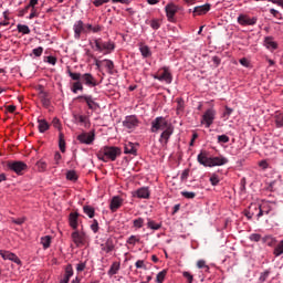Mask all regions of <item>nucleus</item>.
<instances>
[{
  "mask_svg": "<svg viewBox=\"0 0 283 283\" xmlns=\"http://www.w3.org/2000/svg\"><path fill=\"white\" fill-rule=\"evenodd\" d=\"M249 240L251 242H260L262 240V235L259 233H252L250 234Z\"/></svg>",
  "mask_w": 283,
  "mask_h": 283,
  "instance_id": "obj_51",
  "label": "nucleus"
},
{
  "mask_svg": "<svg viewBox=\"0 0 283 283\" xmlns=\"http://www.w3.org/2000/svg\"><path fill=\"white\" fill-rule=\"evenodd\" d=\"M197 268L199 269H206V271H209V265H207V261L205 260H199L197 262Z\"/></svg>",
  "mask_w": 283,
  "mask_h": 283,
  "instance_id": "obj_52",
  "label": "nucleus"
},
{
  "mask_svg": "<svg viewBox=\"0 0 283 283\" xmlns=\"http://www.w3.org/2000/svg\"><path fill=\"white\" fill-rule=\"evenodd\" d=\"M87 266V264L85 262H81L76 265V272L77 273H82V271H85V268Z\"/></svg>",
  "mask_w": 283,
  "mask_h": 283,
  "instance_id": "obj_61",
  "label": "nucleus"
},
{
  "mask_svg": "<svg viewBox=\"0 0 283 283\" xmlns=\"http://www.w3.org/2000/svg\"><path fill=\"white\" fill-rule=\"evenodd\" d=\"M136 269H144V271H147V265H145V261L138 260L135 263Z\"/></svg>",
  "mask_w": 283,
  "mask_h": 283,
  "instance_id": "obj_55",
  "label": "nucleus"
},
{
  "mask_svg": "<svg viewBox=\"0 0 283 283\" xmlns=\"http://www.w3.org/2000/svg\"><path fill=\"white\" fill-rule=\"evenodd\" d=\"M69 222L71 228H73L74 230L78 229V213L71 212L69 216Z\"/></svg>",
  "mask_w": 283,
  "mask_h": 283,
  "instance_id": "obj_25",
  "label": "nucleus"
},
{
  "mask_svg": "<svg viewBox=\"0 0 283 283\" xmlns=\"http://www.w3.org/2000/svg\"><path fill=\"white\" fill-rule=\"evenodd\" d=\"M150 195H151V192L149 191L148 187H142V188L137 189L134 193L135 198H140L144 200L149 199Z\"/></svg>",
  "mask_w": 283,
  "mask_h": 283,
  "instance_id": "obj_21",
  "label": "nucleus"
},
{
  "mask_svg": "<svg viewBox=\"0 0 283 283\" xmlns=\"http://www.w3.org/2000/svg\"><path fill=\"white\" fill-rule=\"evenodd\" d=\"M258 205H251L249 207V210L245 212V217L248 218V220H251V218H253L255 216V211H258Z\"/></svg>",
  "mask_w": 283,
  "mask_h": 283,
  "instance_id": "obj_34",
  "label": "nucleus"
},
{
  "mask_svg": "<svg viewBox=\"0 0 283 283\" xmlns=\"http://www.w3.org/2000/svg\"><path fill=\"white\" fill-rule=\"evenodd\" d=\"M32 54L34 56H41L43 54V46H38V48L33 49Z\"/></svg>",
  "mask_w": 283,
  "mask_h": 283,
  "instance_id": "obj_54",
  "label": "nucleus"
},
{
  "mask_svg": "<svg viewBox=\"0 0 283 283\" xmlns=\"http://www.w3.org/2000/svg\"><path fill=\"white\" fill-rule=\"evenodd\" d=\"M217 114L216 108L211 106L202 114L200 124L203 125L206 129H209V127L214 123Z\"/></svg>",
  "mask_w": 283,
  "mask_h": 283,
  "instance_id": "obj_4",
  "label": "nucleus"
},
{
  "mask_svg": "<svg viewBox=\"0 0 283 283\" xmlns=\"http://www.w3.org/2000/svg\"><path fill=\"white\" fill-rule=\"evenodd\" d=\"M161 74H155L153 77L155 81H159L160 83H166L167 85H171L174 81V76L171 75V71H169V66L161 67Z\"/></svg>",
  "mask_w": 283,
  "mask_h": 283,
  "instance_id": "obj_5",
  "label": "nucleus"
},
{
  "mask_svg": "<svg viewBox=\"0 0 283 283\" xmlns=\"http://www.w3.org/2000/svg\"><path fill=\"white\" fill-rule=\"evenodd\" d=\"M71 91L73 92V94H78V92H83V82H74Z\"/></svg>",
  "mask_w": 283,
  "mask_h": 283,
  "instance_id": "obj_39",
  "label": "nucleus"
},
{
  "mask_svg": "<svg viewBox=\"0 0 283 283\" xmlns=\"http://www.w3.org/2000/svg\"><path fill=\"white\" fill-rule=\"evenodd\" d=\"M95 52H102L104 55L112 54L116 50V44L112 41H103L101 39L94 40Z\"/></svg>",
  "mask_w": 283,
  "mask_h": 283,
  "instance_id": "obj_3",
  "label": "nucleus"
},
{
  "mask_svg": "<svg viewBox=\"0 0 283 283\" xmlns=\"http://www.w3.org/2000/svg\"><path fill=\"white\" fill-rule=\"evenodd\" d=\"M71 238L75 247L85 245V240H86L85 232H78L77 230H75L74 232H72Z\"/></svg>",
  "mask_w": 283,
  "mask_h": 283,
  "instance_id": "obj_12",
  "label": "nucleus"
},
{
  "mask_svg": "<svg viewBox=\"0 0 283 283\" xmlns=\"http://www.w3.org/2000/svg\"><path fill=\"white\" fill-rule=\"evenodd\" d=\"M52 125L55 129H57L59 132H61V129H63V126L61 125V119H59L57 117H54L52 120Z\"/></svg>",
  "mask_w": 283,
  "mask_h": 283,
  "instance_id": "obj_48",
  "label": "nucleus"
},
{
  "mask_svg": "<svg viewBox=\"0 0 283 283\" xmlns=\"http://www.w3.org/2000/svg\"><path fill=\"white\" fill-rule=\"evenodd\" d=\"M120 271V263L119 262H113L107 274L112 277L113 275H116Z\"/></svg>",
  "mask_w": 283,
  "mask_h": 283,
  "instance_id": "obj_30",
  "label": "nucleus"
},
{
  "mask_svg": "<svg viewBox=\"0 0 283 283\" xmlns=\"http://www.w3.org/2000/svg\"><path fill=\"white\" fill-rule=\"evenodd\" d=\"M182 276L187 280L188 283H193V275L189 272H182Z\"/></svg>",
  "mask_w": 283,
  "mask_h": 283,
  "instance_id": "obj_56",
  "label": "nucleus"
},
{
  "mask_svg": "<svg viewBox=\"0 0 283 283\" xmlns=\"http://www.w3.org/2000/svg\"><path fill=\"white\" fill-rule=\"evenodd\" d=\"M262 242H264V244H268V247H273V244H275L276 240L273 235L268 234L262 238Z\"/></svg>",
  "mask_w": 283,
  "mask_h": 283,
  "instance_id": "obj_37",
  "label": "nucleus"
},
{
  "mask_svg": "<svg viewBox=\"0 0 283 283\" xmlns=\"http://www.w3.org/2000/svg\"><path fill=\"white\" fill-rule=\"evenodd\" d=\"M114 239L108 238L105 243L101 244V250L104 251V253H112L115 249Z\"/></svg>",
  "mask_w": 283,
  "mask_h": 283,
  "instance_id": "obj_22",
  "label": "nucleus"
},
{
  "mask_svg": "<svg viewBox=\"0 0 283 283\" xmlns=\"http://www.w3.org/2000/svg\"><path fill=\"white\" fill-rule=\"evenodd\" d=\"M210 182L212 187H216L220 182V177L216 174L210 176Z\"/></svg>",
  "mask_w": 283,
  "mask_h": 283,
  "instance_id": "obj_50",
  "label": "nucleus"
},
{
  "mask_svg": "<svg viewBox=\"0 0 283 283\" xmlns=\"http://www.w3.org/2000/svg\"><path fill=\"white\" fill-rule=\"evenodd\" d=\"M91 229L93 231V233H98V221L96 219L93 220V223L91 224Z\"/></svg>",
  "mask_w": 283,
  "mask_h": 283,
  "instance_id": "obj_57",
  "label": "nucleus"
},
{
  "mask_svg": "<svg viewBox=\"0 0 283 283\" xmlns=\"http://www.w3.org/2000/svg\"><path fill=\"white\" fill-rule=\"evenodd\" d=\"M270 13L275 17V19H282V14H280V11L275 9H270Z\"/></svg>",
  "mask_w": 283,
  "mask_h": 283,
  "instance_id": "obj_64",
  "label": "nucleus"
},
{
  "mask_svg": "<svg viewBox=\"0 0 283 283\" xmlns=\"http://www.w3.org/2000/svg\"><path fill=\"white\" fill-rule=\"evenodd\" d=\"M35 167L36 171H39L40 174L48 171V163H45V160L43 159L38 160Z\"/></svg>",
  "mask_w": 283,
  "mask_h": 283,
  "instance_id": "obj_31",
  "label": "nucleus"
},
{
  "mask_svg": "<svg viewBox=\"0 0 283 283\" xmlns=\"http://www.w3.org/2000/svg\"><path fill=\"white\" fill-rule=\"evenodd\" d=\"M230 138L227 135H219L218 136V143L227 144L229 143Z\"/></svg>",
  "mask_w": 283,
  "mask_h": 283,
  "instance_id": "obj_59",
  "label": "nucleus"
},
{
  "mask_svg": "<svg viewBox=\"0 0 283 283\" xmlns=\"http://www.w3.org/2000/svg\"><path fill=\"white\" fill-rule=\"evenodd\" d=\"M138 125H140V122L136 115H128L123 120V127L127 129V132H134Z\"/></svg>",
  "mask_w": 283,
  "mask_h": 283,
  "instance_id": "obj_6",
  "label": "nucleus"
},
{
  "mask_svg": "<svg viewBox=\"0 0 283 283\" xmlns=\"http://www.w3.org/2000/svg\"><path fill=\"white\" fill-rule=\"evenodd\" d=\"M81 81L87 87H96V85H98V82L96 81V77H94V75H92V73L82 74Z\"/></svg>",
  "mask_w": 283,
  "mask_h": 283,
  "instance_id": "obj_15",
  "label": "nucleus"
},
{
  "mask_svg": "<svg viewBox=\"0 0 283 283\" xmlns=\"http://www.w3.org/2000/svg\"><path fill=\"white\" fill-rule=\"evenodd\" d=\"M38 129L40 134H45L50 129V124L45 119H38Z\"/></svg>",
  "mask_w": 283,
  "mask_h": 283,
  "instance_id": "obj_28",
  "label": "nucleus"
},
{
  "mask_svg": "<svg viewBox=\"0 0 283 283\" xmlns=\"http://www.w3.org/2000/svg\"><path fill=\"white\" fill-rule=\"evenodd\" d=\"M95 66L97 67V70H101V67H106L108 74H114V62L112 60L95 59Z\"/></svg>",
  "mask_w": 283,
  "mask_h": 283,
  "instance_id": "obj_9",
  "label": "nucleus"
},
{
  "mask_svg": "<svg viewBox=\"0 0 283 283\" xmlns=\"http://www.w3.org/2000/svg\"><path fill=\"white\" fill-rule=\"evenodd\" d=\"M74 275V270L72 269V265H67L65 269V274L62 280H60V283H70V279Z\"/></svg>",
  "mask_w": 283,
  "mask_h": 283,
  "instance_id": "obj_26",
  "label": "nucleus"
},
{
  "mask_svg": "<svg viewBox=\"0 0 283 283\" xmlns=\"http://www.w3.org/2000/svg\"><path fill=\"white\" fill-rule=\"evenodd\" d=\"M165 277H167V270L160 271L157 276H156V282L157 283H163L165 282Z\"/></svg>",
  "mask_w": 283,
  "mask_h": 283,
  "instance_id": "obj_46",
  "label": "nucleus"
},
{
  "mask_svg": "<svg viewBox=\"0 0 283 283\" xmlns=\"http://www.w3.org/2000/svg\"><path fill=\"white\" fill-rule=\"evenodd\" d=\"M59 148L62 154H65V137L62 132L59 133Z\"/></svg>",
  "mask_w": 283,
  "mask_h": 283,
  "instance_id": "obj_38",
  "label": "nucleus"
},
{
  "mask_svg": "<svg viewBox=\"0 0 283 283\" xmlns=\"http://www.w3.org/2000/svg\"><path fill=\"white\" fill-rule=\"evenodd\" d=\"M0 255L2 259L4 260H9L10 262H14V264H18L19 266H21L22 262L21 259H19V256L10 251H6V250H0Z\"/></svg>",
  "mask_w": 283,
  "mask_h": 283,
  "instance_id": "obj_13",
  "label": "nucleus"
},
{
  "mask_svg": "<svg viewBox=\"0 0 283 283\" xmlns=\"http://www.w3.org/2000/svg\"><path fill=\"white\" fill-rule=\"evenodd\" d=\"M181 196H184V198H187L188 200H191V199L196 198V192L182 191Z\"/></svg>",
  "mask_w": 283,
  "mask_h": 283,
  "instance_id": "obj_53",
  "label": "nucleus"
},
{
  "mask_svg": "<svg viewBox=\"0 0 283 283\" xmlns=\"http://www.w3.org/2000/svg\"><path fill=\"white\" fill-rule=\"evenodd\" d=\"M11 222H12L13 224L21 226V224H23V222H25V217L18 218V219L11 218Z\"/></svg>",
  "mask_w": 283,
  "mask_h": 283,
  "instance_id": "obj_58",
  "label": "nucleus"
},
{
  "mask_svg": "<svg viewBox=\"0 0 283 283\" xmlns=\"http://www.w3.org/2000/svg\"><path fill=\"white\" fill-rule=\"evenodd\" d=\"M41 244L43 249H50V245L52 244V238L50 235L42 237Z\"/></svg>",
  "mask_w": 283,
  "mask_h": 283,
  "instance_id": "obj_40",
  "label": "nucleus"
},
{
  "mask_svg": "<svg viewBox=\"0 0 283 283\" xmlns=\"http://www.w3.org/2000/svg\"><path fill=\"white\" fill-rule=\"evenodd\" d=\"M122 150L119 147L116 146H104L102 147L97 153L98 160H102L103 163H114L118 156H120Z\"/></svg>",
  "mask_w": 283,
  "mask_h": 283,
  "instance_id": "obj_2",
  "label": "nucleus"
},
{
  "mask_svg": "<svg viewBox=\"0 0 283 283\" xmlns=\"http://www.w3.org/2000/svg\"><path fill=\"white\" fill-rule=\"evenodd\" d=\"M165 11H166V17L168 21L174 22V17H176V13L178 12V6L174 3H168L165 7Z\"/></svg>",
  "mask_w": 283,
  "mask_h": 283,
  "instance_id": "obj_16",
  "label": "nucleus"
},
{
  "mask_svg": "<svg viewBox=\"0 0 283 283\" xmlns=\"http://www.w3.org/2000/svg\"><path fill=\"white\" fill-rule=\"evenodd\" d=\"M39 17V12H36V8L31 9V13L29 14L28 19L32 20Z\"/></svg>",
  "mask_w": 283,
  "mask_h": 283,
  "instance_id": "obj_62",
  "label": "nucleus"
},
{
  "mask_svg": "<svg viewBox=\"0 0 283 283\" xmlns=\"http://www.w3.org/2000/svg\"><path fill=\"white\" fill-rule=\"evenodd\" d=\"M150 28L153 30H160V20L158 19H153L149 23Z\"/></svg>",
  "mask_w": 283,
  "mask_h": 283,
  "instance_id": "obj_47",
  "label": "nucleus"
},
{
  "mask_svg": "<svg viewBox=\"0 0 283 283\" xmlns=\"http://www.w3.org/2000/svg\"><path fill=\"white\" fill-rule=\"evenodd\" d=\"M264 45L266 50H277V42L273 40V36H266L264 39Z\"/></svg>",
  "mask_w": 283,
  "mask_h": 283,
  "instance_id": "obj_27",
  "label": "nucleus"
},
{
  "mask_svg": "<svg viewBox=\"0 0 283 283\" xmlns=\"http://www.w3.org/2000/svg\"><path fill=\"white\" fill-rule=\"evenodd\" d=\"M143 227H145V219L139 217L137 219L133 220V229H143Z\"/></svg>",
  "mask_w": 283,
  "mask_h": 283,
  "instance_id": "obj_33",
  "label": "nucleus"
},
{
  "mask_svg": "<svg viewBox=\"0 0 283 283\" xmlns=\"http://www.w3.org/2000/svg\"><path fill=\"white\" fill-rule=\"evenodd\" d=\"M17 30L20 34H30V27L28 24H18Z\"/></svg>",
  "mask_w": 283,
  "mask_h": 283,
  "instance_id": "obj_44",
  "label": "nucleus"
},
{
  "mask_svg": "<svg viewBox=\"0 0 283 283\" xmlns=\"http://www.w3.org/2000/svg\"><path fill=\"white\" fill-rule=\"evenodd\" d=\"M73 122L75 125H84L85 127H90V117L81 114H73Z\"/></svg>",
  "mask_w": 283,
  "mask_h": 283,
  "instance_id": "obj_18",
  "label": "nucleus"
},
{
  "mask_svg": "<svg viewBox=\"0 0 283 283\" xmlns=\"http://www.w3.org/2000/svg\"><path fill=\"white\" fill-rule=\"evenodd\" d=\"M45 62L49 63L50 65H56V57L49 55L45 57Z\"/></svg>",
  "mask_w": 283,
  "mask_h": 283,
  "instance_id": "obj_60",
  "label": "nucleus"
},
{
  "mask_svg": "<svg viewBox=\"0 0 283 283\" xmlns=\"http://www.w3.org/2000/svg\"><path fill=\"white\" fill-rule=\"evenodd\" d=\"M147 228L151 229V231H158L163 229V223H156V221L147 219Z\"/></svg>",
  "mask_w": 283,
  "mask_h": 283,
  "instance_id": "obj_32",
  "label": "nucleus"
},
{
  "mask_svg": "<svg viewBox=\"0 0 283 283\" xmlns=\"http://www.w3.org/2000/svg\"><path fill=\"white\" fill-rule=\"evenodd\" d=\"M197 160L199 165H202L203 167H211V157L207 156V153H200L197 156Z\"/></svg>",
  "mask_w": 283,
  "mask_h": 283,
  "instance_id": "obj_23",
  "label": "nucleus"
},
{
  "mask_svg": "<svg viewBox=\"0 0 283 283\" xmlns=\"http://www.w3.org/2000/svg\"><path fill=\"white\" fill-rule=\"evenodd\" d=\"M150 132L153 134L161 132L159 143L161 147L166 148L167 145L169 144V138L174 136V124L169 123L167 118L159 116L151 122Z\"/></svg>",
  "mask_w": 283,
  "mask_h": 283,
  "instance_id": "obj_1",
  "label": "nucleus"
},
{
  "mask_svg": "<svg viewBox=\"0 0 283 283\" xmlns=\"http://www.w3.org/2000/svg\"><path fill=\"white\" fill-rule=\"evenodd\" d=\"M124 154H130L132 156H136V146H134V143L128 142L125 144Z\"/></svg>",
  "mask_w": 283,
  "mask_h": 283,
  "instance_id": "obj_29",
  "label": "nucleus"
},
{
  "mask_svg": "<svg viewBox=\"0 0 283 283\" xmlns=\"http://www.w3.org/2000/svg\"><path fill=\"white\" fill-rule=\"evenodd\" d=\"M74 39H81V34H85V23L83 20H77L73 24Z\"/></svg>",
  "mask_w": 283,
  "mask_h": 283,
  "instance_id": "obj_14",
  "label": "nucleus"
},
{
  "mask_svg": "<svg viewBox=\"0 0 283 283\" xmlns=\"http://www.w3.org/2000/svg\"><path fill=\"white\" fill-rule=\"evenodd\" d=\"M77 140L82 145H92V143L96 140V134L94 133V130L88 133H82L77 136Z\"/></svg>",
  "mask_w": 283,
  "mask_h": 283,
  "instance_id": "obj_8",
  "label": "nucleus"
},
{
  "mask_svg": "<svg viewBox=\"0 0 283 283\" xmlns=\"http://www.w3.org/2000/svg\"><path fill=\"white\" fill-rule=\"evenodd\" d=\"M139 51L144 59H149V56H151V50L147 45H142Z\"/></svg>",
  "mask_w": 283,
  "mask_h": 283,
  "instance_id": "obj_35",
  "label": "nucleus"
},
{
  "mask_svg": "<svg viewBox=\"0 0 283 283\" xmlns=\"http://www.w3.org/2000/svg\"><path fill=\"white\" fill-rule=\"evenodd\" d=\"M239 25L247 27V25H255L258 23V17H249L248 14H240L237 18Z\"/></svg>",
  "mask_w": 283,
  "mask_h": 283,
  "instance_id": "obj_10",
  "label": "nucleus"
},
{
  "mask_svg": "<svg viewBox=\"0 0 283 283\" xmlns=\"http://www.w3.org/2000/svg\"><path fill=\"white\" fill-rule=\"evenodd\" d=\"M227 163H229V159L226 157H210V167H222Z\"/></svg>",
  "mask_w": 283,
  "mask_h": 283,
  "instance_id": "obj_24",
  "label": "nucleus"
},
{
  "mask_svg": "<svg viewBox=\"0 0 283 283\" xmlns=\"http://www.w3.org/2000/svg\"><path fill=\"white\" fill-rule=\"evenodd\" d=\"M8 168L18 176H23V171H28V164L23 161H9Z\"/></svg>",
  "mask_w": 283,
  "mask_h": 283,
  "instance_id": "obj_7",
  "label": "nucleus"
},
{
  "mask_svg": "<svg viewBox=\"0 0 283 283\" xmlns=\"http://www.w3.org/2000/svg\"><path fill=\"white\" fill-rule=\"evenodd\" d=\"M275 125L276 127H283V116H276Z\"/></svg>",
  "mask_w": 283,
  "mask_h": 283,
  "instance_id": "obj_63",
  "label": "nucleus"
},
{
  "mask_svg": "<svg viewBox=\"0 0 283 283\" xmlns=\"http://www.w3.org/2000/svg\"><path fill=\"white\" fill-rule=\"evenodd\" d=\"M127 244H132L133 247L136 245V243L140 242V238L136 237V235H130L127 239Z\"/></svg>",
  "mask_w": 283,
  "mask_h": 283,
  "instance_id": "obj_49",
  "label": "nucleus"
},
{
  "mask_svg": "<svg viewBox=\"0 0 283 283\" xmlns=\"http://www.w3.org/2000/svg\"><path fill=\"white\" fill-rule=\"evenodd\" d=\"M271 275V269H268L260 273L259 282L264 283L266 280H269V276Z\"/></svg>",
  "mask_w": 283,
  "mask_h": 283,
  "instance_id": "obj_42",
  "label": "nucleus"
},
{
  "mask_svg": "<svg viewBox=\"0 0 283 283\" xmlns=\"http://www.w3.org/2000/svg\"><path fill=\"white\" fill-rule=\"evenodd\" d=\"M77 101H80V103H86L88 109H96L98 107V104L92 95H78Z\"/></svg>",
  "mask_w": 283,
  "mask_h": 283,
  "instance_id": "obj_11",
  "label": "nucleus"
},
{
  "mask_svg": "<svg viewBox=\"0 0 283 283\" xmlns=\"http://www.w3.org/2000/svg\"><path fill=\"white\" fill-rule=\"evenodd\" d=\"M83 211L84 213L88 217V218H94L96 211L94 210V207L92 206H84L83 207Z\"/></svg>",
  "mask_w": 283,
  "mask_h": 283,
  "instance_id": "obj_41",
  "label": "nucleus"
},
{
  "mask_svg": "<svg viewBox=\"0 0 283 283\" xmlns=\"http://www.w3.org/2000/svg\"><path fill=\"white\" fill-rule=\"evenodd\" d=\"M273 255H275V258L283 255V240H281L274 248Z\"/></svg>",
  "mask_w": 283,
  "mask_h": 283,
  "instance_id": "obj_36",
  "label": "nucleus"
},
{
  "mask_svg": "<svg viewBox=\"0 0 283 283\" xmlns=\"http://www.w3.org/2000/svg\"><path fill=\"white\" fill-rule=\"evenodd\" d=\"M123 207V198L115 196L112 198L111 203H109V209L114 213L118 211Z\"/></svg>",
  "mask_w": 283,
  "mask_h": 283,
  "instance_id": "obj_20",
  "label": "nucleus"
},
{
  "mask_svg": "<svg viewBox=\"0 0 283 283\" xmlns=\"http://www.w3.org/2000/svg\"><path fill=\"white\" fill-rule=\"evenodd\" d=\"M85 34H98V32H103V25L101 24H84Z\"/></svg>",
  "mask_w": 283,
  "mask_h": 283,
  "instance_id": "obj_17",
  "label": "nucleus"
},
{
  "mask_svg": "<svg viewBox=\"0 0 283 283\" xmlns=\"http://www.w3.org/2000/svg\"><path fill=\"white\" fill-rule=\"evenodd\" d=\"M66 73H67V75L70 76V78H72V81H75V83L78 82V81H81V78H82V76H83V74H81V73H74V72H72L70 69L66 71Z\"/></svg>",
  "mask_w": 283,
  "mask_h": 283,
  "instance_id": "obj_43",
  "label": "nucleus"
},
{
  "mask_svg": "<svg viewBox=\"0 0 283 283\" xmlns=\"http://www.w3.org/2000/svg\"><path fill=\"white\" fill-rule=\"evenodd\" d=\"M66 179L71 180L72 182H76V180H78V175H76L74 170H69L66 172Z\"/></svg>",
  "mask_w": 283,
  "mask_h": 283,
  "instance_id": "obj_45",
  "label": "nucleus"
},
{
  "mask_svg": "<svg viewBox=\"0 0 283 283\" xmlns=\"http://www.w3.org/2000/svg\"><path fill=\"white\" fill-rule=\"evenodd\" d=\"M209 10H211V4L206 3L203 6L195 7L192 10V13L195 17H202V14H207V12H209Z\"/></svg>",
  "mask_w": 283,
  "mask_h": 283,
  "instance_id": "obj_19",
  "label": "nucleus"
}]
</instances>
